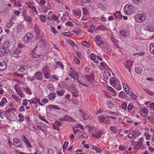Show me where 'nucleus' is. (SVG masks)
I'll use <instances>...</instances> for the list:
<instances>
[{"label":"nucleus","instance_id":"nucleus-10","mask_svg":"<svg viewBox=\"0 0 154 154\" xmlns=\"http://www.w3.org/2000/svg\"><path fill=\"white\" fill-rule=\"evenodd\" d=\"M143 143L142 142H139L137 141V144L134 146V148L136 150H138L140 149L141 148V146L142 145Z\"/></svg>","mask_w":154,"mask_h":154},{"label":"nucleus","instance_id":"nucleus-24","mask_svg":"<svg viewBox=\"0 0 154 154\" xmlns=\"http://www.w3.org/2000/svg\"><path fill=\"white\" fill-rule=\"evenodd\" d=\"M110 84L112 86L116 85V80L114 78L111 77L110 79Z\"/></svg>","mask_w":154,"mask_h":154},{"label":"nucleus","instance_id":"nucleus-23","mask_svg":"<svg viewBox=\"0 0 154 154\" xmlns=\"http://www.w3.org/2000/svg\"><path fill=\"white\" fill-rule=\"evenodd\" d=\"M79 136L82 138H86L87 136L86 134L83 132H81L78 133Z\"/></svg>","mask_w":154,"mask_h":154},{"label":"nucleus","instance_id":"nucleus-36","mask_svg":"<svg viewBox=\"0 0 154 154\" xmlns=\"http://www.w3.org/2000/svg\"><path fill=\"white\" fill-rule=\"evenodd\" d=\"M25 20L29 23L32 22V18L30 16H26L25 17Z\"/></svg>","mask_w":154,"mask_h":154},{"label":"nucleus","instance_id":"nucleus-43","mask_svg":"<svg viewBox=\"0 0 154 154\" xmlns=\"http://www.w3.org/2000/svg\"><path fill=\"white\" fill-rule=\"evenodd\" d=\"M50 108L51 109H56L60 110V109L57 106L54 105H51L50 106Z\"/></svg>","mask_w":154,"mask_h":154},{"label":"nucleus","instance_id":"nucleus-35","mask_svg":"<svg viewBox=\"0 0 154 154\" xmlns=\"http://www.w3.org/2000/svg\"><path fill=\"white\" fill-rule=\"evenodd\" d=\"M56 64L57 65L60 66L61 69H63L64 66L63 64L61 63L60 61H57L55 62Z\"/></svg>","mask_w":154,"mask_h":154},{"label":"nucleus","instance_id":"nucleus-57","mask_svg":"<svg viewBox=\"0 0 154 154\" xmlns=\"http://www.w3.org/2000/svg\"><path fill=\"white\" fill-rule=\"evenodd\" d=\"M103 50L106 53L108 54H110L111 53L110 51L106 48H103Z\"/></svg>","mask_w":154,"mask_h":154},{"label":"nucleus","instance_id":"nucleus-15","mask_svg":"<svg viewBox=\"0 0 154 154\" xmlns=\"http://www.w3.org/2000/svg\"><path fill=\"white\" fill-rule=\"evenodd\" d=\"M132 136L134 138L139 136L140 134V133L137 131H132Z\"/></svg>","mask_w":154,"mask_h":154},{"label":"nucleus","instance_id":"nucleus-20","mask_svg":"<svg viewBox=\"0 0 154 154\" xmlns=\"http://www.w3.org/2000/svg\"><path fill=\"white\" fill-rule=\"evenodd\" d=\"M97 29L102 31H104L105 30H107L108 28L104 25L102 24L100 25Z\"/></svg>","mask_w":154,"mask_h":154},{"label":"nucleus","instance_id":"nucleus-6","mask_svg":"<svg viewBox=\"0 0 154 154\" xmlns=\"http://www.w3.org/2000/svg\"><path fill=\"white\" fill-rule=\"evenodd\" d=\"M94 74H91L90 75H86L85 77L86 78L88 81L91 83H93L94 82Z\"/></svg>","mask_w":154,"mask_h":154},{"label":"nucleus","instance_id":"nucleus-61","mask_svg":"<svg viewBox=\"0 0 154 154\" xmlns=\"http://www.w3.org/2000/svg\"><path fill=\"white\" fill-rule=\"evenodd\" d=\"M74 61L75 63L78 64L80 63V60H79L78 58H75L74 59Z\"/></svg>","mask_w":154,"mask_h":154},{"label":"nucleus","instance_id":"nucleus-9","mask_svg":"<svg viewBox=\"0 0 154 154\" xmlns=\"http://www.w3.org/2000/svg\"><path fill=\"white\" fill-rule=\"evenodd\" d=\"M36 78L38 80H41L43 79L42 74L40 72H36L34 75Z\"/></svg>","mask_w":154,"mask_h":154},{"label":"nucleus","instance_id":"nucleus-49","mask_svg":"<svg viewBox=\"0 0 154 154\" xmlns=\"http://www.w3.org/2000/svg\"><path fill=\"white\" fill-rule=\"evenodd\" d=\"M48 152L50 154H53L54 152V150L51 148H49L48 149Z\"/></svg>","mask_w":154,"mask_h":154},{"label":"nucleus","instance_id":"nucleus-37","mask_svg":"<svg viewBox=\"0 0 154 154\" xmlns=\"http://www.w3.org/2000/svg\"><path fill=\"white\" fill-rule=\"evenodd\" d=\"M63 35L64 36L68 37L72 35H73V34L70 32H64Z\"/></svg>","mask_w":154,"mask_h":154},{"label":"nucleus","instance_id":"nucleus-41","mask_svg":"<svg viewBox=\"0 0 154 154\" xmlns=\"http://www.w3.org/2000/svg\"><path fill=\"white\" fill-rule=\"evenodd\" d=\"M26 35L28 38H29V40H30L33 37V36L32 33L30 32L27 33L26 34Z\"/></svg>","mask_w":154,"mask_h":154},{"label":"nucleus","instance_id":"nucleus-11","mask_svg":"<svg viewBox=\"0 0 154 154\" xmlns=\"http://www.w3.org/2000/svg\"><path fill=\"white\" fill-rule=\"evenodd\" d=\"M133 62L131 60H127L126 61V64L125 66L128 69L129 71L131 72L130 68L132 65Z\"/></svg>","mask_w":154,"mask_h":154},{"label":"nucleus","instance_id":"nucleus-60","mask_svg":"<svg viewBox=\"0 0 154 154\" xmlns=\"http://www.w3.org/2000/svg\"><path fill=\"white\" fill-rule=\"evenodd\" d=\"M98 7L99 8L101 9L102 10H103L104 8L103 5L101 3H98Z\"/></svg>","mask_w":154,"mask_h":154},{"label":"nucleus","instance_id":"nucleus-16","mask_svg":"<svg viewBox=\"0 0 154 154\" xmlns=\"http://www.w3.org/2000/svg\"><path fill=\"white\" fill-rule=\"evenodd\" d=\"M16 29L18 32H22L23 29V26L20 24H18L16 26Z\"/></svg>","mask_w":154,"mask_h":154},{"label":"nucleus","instance_id":"nucleus-47","mask_svg":"<svg viewBox=\"0 0 154 154\" xmlns=\"http://www.w3.org/2000/svg\"><path fill=\"white\" fill-rule=\"evenodd\" d=\"M40 18L41 21L44 22L46 21V18L45 16L41 15Z\"/></svg>","mask_w":154,"mask_h":154},{"label":"nucleus","instance_id":"nucleus-28","mask_svg":"<svg viewBox=\"0 0 154 154\" xmlns=\"http://www.w3.org/2000/svg\"><path fill=\"white\" fill-rule=\"evenodd\" d=\"M136 72L137 73H141L142 72L143 69L140 67H136L135 69Z\"/></svg>","mask_w":154,"mask_h":154},{"label":"nucleus","instance_id":"nucleus-33","mask_svg":"<svg viewBox=\"0 0 154 154\" xmlns=\"http://www.w3.org/2000/svg\"><path fill=\"white\" fill-rule=\"evenodd\" d=\"M35 51H36V50H35L33 52L32 55L35 58H37L39 57V53L37 54Z\"/></svg>","mask_w":154,"mask_h":154},{"label":"nucleus","instance_id":"nucleus-31","mask_svg":"<svg viewBox=\"0 0 154 154\" xmlns=\"http://www.w3.org/2000/svg\"><path fill=\"white\" fill-rule=\"evenodd\" d=\"M96 42L98 45H101L103 43V42L102 41V39L100 38H96Z\"/></svg>","mask_w":154,"mask_h":154},{"label":"nucleus","instance_id":"nucleus-44","mask_svg":"<svg viewBox=\"0 0 154 154\" xmlns=\"http://www.w3.org/2000/svg\"><path fill=\"white\" fill-rule=\"evenodd\" d=\"M106 104L108 106V107L109 108H111L112 106V103L109 100L106 101Z\"/></svg>","mask_w":154,"mask_h":154},{"label":"nucleus","instance_id":"nucleus-38","mask_svg":"<svg viewBox=\"0 0 154 154\" xmlns=\"http://www.w3.org/2000/svg\"><path fill=\"white\" fill-rule=\"evenodd\" d=\"M25 3L26 5L29 8V7H32L34 5V3L30 2H26Z\"/></svg>","mask_w":154,"mask_h":154},{"label":"nucleus","instance_id":"nucleus-22","mask_svg":"<svg viewBox=\"0 0 154 154\" xmlns=\"http://www.w3.org/2000/svg\"><path fill=\"white\" fill-rule=\"evenodd\" d=\"M99 121L102 123H104L105 120V117L103 116V115H101L98 116Z\"/></svg>","mask_w":154,"mask_h":154},{"label":"nucleus","instance_id":"nucleus-21","mask_svg":"<svg viewBox=\"0 0 154 154\" xmlns=\"http://www.w3.org/2000/svg\"><path fill=\"white\" fill-rule=\"evenodd\" d=\"M56 94L55 93H51L48 96L49 99L51 100L54 99L56 96Z\"/></svg>","mask_w":154,"mask_h":154},{"label":"nucleus","instance_id":"nucleus-26","mask_svg":"<svg viewBox=\"0 0 154 154\" xmlns=\"http://www.w3.org/2000/svg\"><path fill=\"white\" fill-rule=\"evenodd\" d=\"M114 16L115 17L116 19L121 18L122 17V15L119 11L116 12L114 14Z\"/></svg>","mask_w":154,"mask_h":154},{"label":"nucleus","instance_id":"nucleus-2","mask_svg":"<svg viewBox=\"0 0 154 154\" xmlns=\"http://www.w3.org/2000/svg\"><path fill=\"white\" fill-rule=\"evenodd\" d=\"M133 6L127 5L125 6L124 8V11L127 15H129L132 11L133 9Z\"/></svg>","mask_w":154,"mask_h":154},{"label":"nucleus","instance_id":"nucleus-17","mask_svg":"<svg viewBox=\"0 0 154 154\" xmlns=\"http://www.w3.org/2000/svg\"><path fill=\"white\" fill-rule=\"evenodd\" d=\"M34 29L36 33L38 35H40V28L38 26L36 25V24L34 25Z\"/></svg>","mask_w":154,"mask_h":154},{"label":"nucleus","instance_id":"nucleus-34","mask_svg":"<svg viewBox=\"0 0 154 154\" xmlns=\"http://www.w3.org/2000/svg\"><path fill=\"white\" fill-rule=\"evenodd\" d=\"M65 91L63 90V91H57V94L60 96H62L64 95Z\"/></svg>","mask_w":154,"mask_h":154},{"label":"nucleus","instance_id":"nucleus-50","mask_svg":"<svg viewBox=\"0 0 154 154\" xmlns=\"http://www.w3.org/2000/svg\"><path fill=\"white\" fill-rule=\"evenodd\" d=\"M145 136L146 137V140H148L149 139L150 135L148 133L146 132L145 133Z\"/></svg>","mask_w":154,"mask_h":154},{"label":"nucleus","instance_id":"nucleus-18","mask_svg":"<svg viewBox=\"0 0 154 154\" xmlns=\"http://www.w3.org/2000/svg\"><path fill=\"white\" fill-rule=\"evenodd\" d=\"M146 29L149 31L152 32H154V24H152L147 26Z\"/></svg>","mask_w":154,"mask_h":154},{"label":"nucleus","instance_id":"nucleus-54","mask_svg":"<svg viewBox=\"0 0 154 154\" xmlns=\"http://www.w3.org/2000/svg\"><path fill=\"white\" fill-rule=\"evenodd\" d=\"M72 95L74 97H77L79 95L78 94V92L76 91H73L72 93Z\"/></svg>","mask_w":154,"mask_h":154},{"label":"nucleus","instance_id":"nucleus-51","mask_svg":"<svg viewBox=\"0 0 154 154\" xmlns=\"http://www.w3.org/2000/svg\"><path fill=\"white\" fill-rule=\"evenodd\" d=\"M23 40L25 42H29L30 40L26 35L23 37Z\"/></svg>","mask_w":154,"mask_h":154},{"label":"nucleus","instance_id":"nucleus-13","mask_svg":"<svg viewBox=\"0 0 154 154\" xmlns=\"http://www.w3.org/2000/svg\"><path fill=\"white\" fill-rule=\"evenodd\" d=\"M9 52H7L6 50H5L2 47H0V56H3L6 53H8Z\"/></svg>","mask_w":154,"mask_h":154},{"label":"nucleus","instance_id":"nucleus-8","mask_svg":"<svg viewBox=\"0 0 154 154\" xmlns=\"http://www.w3.org/2000/svg\"><path fill=\"white\" fill-rule=\"evenodd\" d=\"M13 144L16 146L20 147L22 144L20 140L17 138H14L13 140Z\"/></svg>","mask_w":154,"mask_h":154},{"label":"nucleus","instance_id":"nucleus-7","mask_svg":"<svg viewBox=\"0 0 154 154\" xmlns=\"http://www.w3.org/2000/svg\"><path fill=\"white\" fill-rule=\"evenodd\" d=\"M6 67L7 66L5 62L2 60H0V71L5 70Z\"/></svg>","mask_w":154,"mask_h":154},{"label":"nucleus","instance_id":"nucleus-3","mask_svg":"<svg viewBox=\"0 0 154 154\" xmlns=\"http://www.w3.org/2000/svg\"><path fill=\"white\" fill-rule=\"evenodd\" d=\"M21 52L20 49H16L11 52V55L12 57L18 58L19 57V54L21 53Z\"/></svg>","mask_w":154,"mask_h":154},{"label":"nucleus","instance_id":"nucleus-40","mask_svg":"<svg viewBox=\"0 0 154 154\" xmlns=\"http://www.w3.org/2000/svg\"><path fill=\"white\" fill-rule=\"evenodd\" d=\"M125 96V93L123 91L120 92L119 93V97L122 98H124Z\"/></svg>","mask_w":154,"mask_h":154},{"label":"nucleus","instance_id":"nucleus-56","mask_svg":"<svg viewBox=\"0 0 154 154\" xmlns=\"http://www.w3.org/2000/svg\"><path fill=\"white\" fill-rule=\"evenodd\" d=\"M111 121V120L108 118H107L105 117V120L104 122V124H108L110 123Z\"/></svg>","mask_w":154,"mask_h":154},{"label":"nucleus","instance_id":"nucleus-12","mask_svg":"<svg viewBox=\"0 0 154 154\" xmlns=\"http://www.w3.org/2000/svg\"><path fill=\"white\" fill-rule=\"evenodd\" d=\"M42 71L45 74V77L47 79H48L50 76V74L49 72L46 70V67L43 68L42 69Z\"/></svg>","mask_w":154,"mask_h":154},{"label":"nucleus","instance_id":"nucleus-53","mask_svg":"<svg viewBox=\"0 0 154 154\" xmlns=\"http://www.w3.org/2000/svg\"><path fill=\"white\" fill-rule=\"evenodd\" d=\"M133 2L136 4H138L141 3L142 1V0H132Z\"/></svg>","mask_w":154,"mask_h":154},{"label":"nucleus","instance_id":"nucleus-48","mask_svg":"<svg viewBox=\"0 0 154 154\" xmlns=\"http://www.w3.org/2000/svg\"><path fill=\"white\" fill-rule=\"evenodd\" d=\"M110 130L114 133H116L117 131V130L114 127L111 126L110 127Z\"/></svg>","mask_w":154,"mask_h":154},{"label":"nucleus","instance_id":"nucleus-52","mask_svg":"<svg viewBox=\"0 0 154 154\" xmlns=\"http://www.w3.org/2000/svg\"><path fill=\"white\" fill-rule=\"evenodd\" d=\"M47 88L51 91H53L54 89L52 85L51 84H49L47 85Z\"/></svg>","mask_w":154,"mask_h":154},{"label":"nucleus","instance_id":"nucleus-63","mask_svg":"<svg viewBox=\"0 0 154 154\" xmlns=\"http://www.w3.org/2000/svg\"><path fill=\"white\" fill-rule=\"evenodd\" d=\"M55 125L57 126H60L61 125L62 123L58 121H56L54 123Z\"/></svg>","mask_w":154,"mask_h":154},{"label":"nucleus","instance_id":"nucleus-58","mask_svg":"<svg viewBox=\"0 0 154 154\" xmlns=\"http://www.w3.org/2000/svg\"><path fill=\"white\" fill-rule=\"evenodd\" d=\"M21 139L25 143L26 142V141H27L28 140L24 135H23L21 136Z\"/></svg>","mask_w":154,"mask_h":154},{"label":"nucleus","instance_id":"nucleus-42","mask_svg":"<svg viewBox=\"0 0 154 154\" xmlns=\"http://www.w3.org/2000/svg\"><path fill=\"white\" fill-rule=\"evenodd\" d=\"M93 148L94 149L96 150L98 152H100L101 151V150L100 148L97 147L95 146H93Z\"/></svg>","mask_w":154,"mask_h":154},{"label":"nucleus","instance_id":"nucleus-4","mask_svg":"<svg viewBox=\"0 0 154 154\" xmlns=\"http://www.w3.org/2000/svg\"><path fill=\"white\" fill-rule=\"evenodd\" d=\"M10 43L8 41L4 42L3 43L2 47L5 49L6 50L7 52H9L10 51Z\"/></svg>","mask_w":154,"mask_h":154},{"label":"nucleus","instance_id":"nucleus-14","mask_svg":"<svg viewBox=\"0 0 154 154\" xmlns=\"http://www.w3.org/2000/svg\"><path fill=\"white\" fill-rule=\"evenodd\" d=\"M7 102L8 101L6 98L5 97H3L0 102V106L1 107L4 106L5 103H7Z\"/></svg>","mask_w":154,"mask_h":154},{"label":"nucleus","instance_id":"nucleus-59","mask_svg":"<svg viewBox=\"0 0 154 154\" xmlns=\"http://www.w3.org/2000/svg\"><path fill=\"white\" fill-rule=\"evenodd\" d=\"M9 22V23H8L7 24L6 26L8 28H11L13 24L11 21H10Z\"/></svg>","mask_w":154,"mask_h":154},{"label":"nucleus","instance_id":"nucleus-45","mask_svg":"<svg viewBox=\"0 0 154 154\" xmlns=\"http://www.w3.org/2000/svg\"><path fill=\"white\" fill-rule=\"evenodd\" d=\"M18 117L19 118V120L21 122H23L24 120V117L21 114H19L18 115Z\"/></svg>","mask_w":154,"mask_h":154},{"label":"nucleus","instance_id":"nucleus-5","mask_svg":"<svg viewBox=\"0 0 154 154\" xmlns=\"http://www.w3.org/2000/svg\"><path fill=\"white\" fill-rule=\"evenodd\" d=\"M104 133L105 132L103 131H100L97 134H93L92 137L96 139H100Z\"/></svg>","mask_w":154,"mask_h":154},{"label":"nucleus","instance_id":"nucleus-32","mask_svg":"<svg viewBox=\"0 0 154 154\" xmlns=\"http://www.w3.org/2000/svg\"><path fill=\"white\" fill-rule=\"evenodd\" d=\"M14 110V111H15L16 110V109L15 108H12L11 109H9L6 111H5V115H6L7 113H10L11 114V111L12 110Z\"/></svg>","mask_w":154,"mask_h":154},{"label":"nucleus","instance_id":"nucleus-39","mask_svg":"<svg viewBox=\"0 0 154 154\" xmlns=\"http://www.w3.org/2000/svg\"><path fill=\"white\" fill-rule=\"evenodd\" d=\"M82 117L83 119L84 120H86L88 119L89 118V117L88 116V115H86L85 113H83L82 114Z\"/></svg>","mask_w":154,"mask_h":154},{"label":"nucleus","instance_id":"nucleus-55","mask_svg":"<svg viewBox=\"0 0 154 154\" xmlns=\"http://www.w3.org/2000/svg\"><path fill=\"white\" fill-rule=\"evenodd\" d=\"M82 11L84 14L85 15H87L88 14V11L86 8H82Z\"/></svg>","mask_w":154,"mask_h":154},{"label":"nucleus","instance_id":"nucleus-46","mask_svg":"<svg viewBox=\"0 0 154 154\" xmlns=\"http://www.w3.org/2000/svg\"><path fill=\"white\" fill-rule=\"evenodd\" d=\"M130 96L131 98L134 99H136L137 97V96L134 93L132 92L130 93Z\"/></svg>","mask_w":154,"mask_h":154},{"label":"nucleus","instance_id":"nucleus-30","mask_svg":"<svg viewBox=\"0 0 154 154\" xmlns=\"http://www.w3.org/2000/svg\"><path fill=\"white\" fill-rule=\"evenodd\" d=\"M29 8L33 11L35 14H38V12L35 6H32V7H29Z\"/></svg>","mask_w":154,"mask_h":154},{"label":"nucleus","instance_id":"nucleus-25","mask_svg":"<svg viewBox=\"0 0 154 154\" xmlns=\"http://www.w3.org/2000/svg\"><path fill=\"white\" fill-rule=\"evenodd\" d=\"M76 79L77 82L81 85L88 87V86L84 82H83L82 80L79 79V78H76Z\"/></svg>","mask_w":154,"mask_h":154},{"label":"nucleus","instance_id":"nucleus-64","mask_svg":"<svg viewBox=\"0 0 154 154\" xmlns=\"http://www.w3.org/2000/svg\"><path fill=\"white\" fill-rule=\"evenodd\" d=\"M133 108V106L131 104H129L127 107V109L128 111L131 110Z\"/></svg>","mask_w":154,"mask_h":154},{"label":"nucleus","instance_id":"nucleus-62","mask_svg":"<svg viewBox=\"0 0 154 154\" xmlns=\"http://www.w3.org/2000/svg\"><path fill=\"white\" fill-rule=\"evenodd\" d=\"M96 56L94 54H91V58L92 60H93V61H94V60H95L96 59Z\"/></svg>","mask_w":154,"mask_h":154},{"label":"nucleus","instance_id":"nucleus-19","mask_svg":"<svg viewBox=\"0 0 154 154\" xmlns=\"http://www.w3.org/2000/svg\"><path fill=\"white\" fill-rule=\"evenodd\" d=\"M139 111V112H143V113L146 114V116L148 114V110L146 108H141L140 109Z\"/></svg>","mask_w":154,"mask_h":154},{"label":"nucleus","instance_id":"nucleus-27","mask_svg":"<svg viewBox=\"0 0 154 154\" xmlns=\"http://www.w3.org/2000/svg\"><path fill=\"white\" fill-rule=\"evenodd\" d=\"M149 51L150 53L154 54V44H151L149 46Z\"/></svg>","mask_w":154,"mask_h":154},{"label":"nucleus","instance_id":"nucleus-1","mask_svg":"<svg viewBox=\"0 0 154 154\" xmlns=\"http://www.w3.org/2000/svg\"><path fill=\"white\" fill-rule=\"evenodd\" d=\"M146 14L145 13L137 14L135 16L136 21L138 23H141L145 20L146 17Z\"/></svg>","mask_w":154,"mask_h":154},{"label":"nucleus","instance_id":"nucleus-29","mask_svg":"<svg viewBox=\"0 0 154 154\" xmlns=\"http://www.w3.org/2000/svg\"><path fill=\"white\" fill-rule=\"evenodd\" d=\"M81 43L83 45L89 48L90 47V44L86 41H82L81 42Z\"/></svg>","mask_w":154,"mask_h":154}]
</instances>
